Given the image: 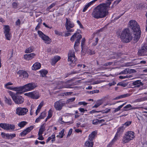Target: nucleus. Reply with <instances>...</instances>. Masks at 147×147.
Masks as SVG:
<instances>
[{"instance_id":"obj_1","label":"nucleus","mask_w":147,"mask_h":147,"mask_svg":"<svg viewBox=\"0 0 147 147\" xmlns=\"http://www.w3.org/2000/svg\"><path fill=\"white\" fill-rule=\"evenodd\" d=\"M129 27L133 31V35L130 32L129 29H124L119 33V36L121 41L125 43L130 41L132 38L135 41H137L139 38L141 34L140 28L137 22L134 20H130L129 22Z\"/></svg>"},{"instance_id":"obj_2","label":"nucleus","mask_w":147,"mask_h":147,"mask_svg":"<svg viewBox=\"0 0 147 147\" xmlns=\"http://www.w3.org/2000/svg\"><path fill=\"white\" fill-rule=\"evenodd\" d=\"M114 0H108L106 3L98 5L93 11L92 16L95 18L98 19L105 17L108 13V9L111 2Z\"/></svg>"},{"instance_id":"obj_3","label":"nucleus","mask_w":147,"mask_h":147,"mask_svg":"<svg viewBox=\"0 0 147 147\" xmlns=\"http://www.w3.org/2000/svg\"><path fill=\"white\" fill-rule=\"evenodd\" d=\"M13 84L11 82H8L5 84L4 87L7 89L16 91L17 93L20 94L32 90L37 86L36 84L33 82L28 83L22 86L16 87L10 86Z\"/></svg>"},{"instance_id":"obj_4","label":"nucleus","mask_w":147,"mask_h":147,"mask_svg":"<svg viewBox=\"0 0 147 147\" xmlns=\"http://www.w3.org/2000/svg\"><path fill=\"white\" fill-rule=\"evenodd\" d=\"M82 38L81 35L79 33L76 32L70 38V40L72 42H74L76 40L74 45V48L76 51H78V47L80 43V40Z\"/></svg>"},{"instance_id":"obj_5","label":"nucleus","mask_w":147,"mask_h":147,"mask_svg":"<svg viewBox=\"0 0 147 147\" xmlns=\"http://www.w3.org/2000/svg\"><path fill=\"white\" fill-rule=\"evenodd\" d=\"M135 137V133L133 131H127L123 137L122 143L123 144L128 143L131 140H133Z\"/></svg>"},{"instance_id":"obj_6","label":"nucleus","mask_w":147,"mask_h":147,"mask_svg":"<svg viewBox=\"0 0 147 147\" xmlns=\"http://www.w3.org/2000/svg\"><path fill=\"white\" fill-rule=\"evenodd\" d=\"M9 94L16 104L19 105L22 103L24 102V99L22 96H16L13 92L11 91L9 92Z\"/></svg>"},{"instance_id":"obj_7","label":"nucleus","mask_w":147,"mask_h":147,"mask_svg":"<svg viewBox=\"0 0 147 147\" xmlns=\"http://www.w3.org/2000/svg\"><path fill=\"white\" fill-rule=\"evenodd\" d=\"M68 61L70 65L72 67L76 65V59L75 55V53L73 51H70L68 53Z\"/></svg>"},{"instance_id":"obj_8","label":"nucleus","mask_w":147,"mask_h":147,"mask_svg":"<svg viewBox=\"0 0 147 147\" xmlns=\"http://www.w3.org/2000/svg\"><path fill=\"white\" fill-rule=\"evenodd\" d=\"M74 24L70 19L66 18L65 26L67 31L71 32H74V30L71 28L74 27Z\"/></svg>"},{"instance_id":"obj_9","label":"nucleus","mask_w":147,"mask_h":147,"mask_svg":"<svg viewBox=\"0 0 147 147\" xmlns=\"http://www.w3.org/2000/svg\"><path fill=\"white\" fill-rule=\"evenodd\" d=\"M10 27L8 25H4V33L7 40H10L11 38L12 35L10 32Z\"/></svg>"},{"instance_id":"obj_10","label":"nucleus","mask_w":147,"mask_h":147,"mask_svg":"<svg viewBox=\"0 0 147 147\" xmlns=\"http://www.w3.org/2000/svg\"><path fill=\"white\" fill-rule=\"evenodd\" d=\"M38 33L39 36L44 41L45 43L49 44L51 42V39L48 36L44 34L41 31H38Z\"/></svg>"},{"instance_id":"obj_11","label":"nucleus","mask_w":147,"mask_h":147,"mask_svg":"<svg viewBox=\"0 0 147 147\" xmlns=\"http://www.w3.org/2000/svg\"><path fill=\"white\" fill-rule=\"evenodd\" d=\"M28 111L27 108L19 107L16 108V113L19 116H23L26 115Z\"/></svg>"},{"instance_id":"obj_12","label":"nucleus","mask_w":147,"mask_h":147,"mask_svg":"<svg viewBox=\"0 0 147 147\" xmlns=\"http://www.w3.org/2000/svg\"><path fill=\"white\" fill-rule=\"evenodd\" d=\"M24 95L32 98L36 99H38L40 96L39 93L37 91H34L25 93Z\"/></svg>"},{"instance_id":"obj_13","label":"nucleus","mask_w":147,"mask_h":147,"mask_svg":"<svg viewBox=\"0 0 147 147\" xmlns=\"http://www.w3.org/2000/svg\"><path fill=\"white\" fill-rule=\"evenodd\" d=\"M147 43L142 45L141 49L138 51V54L139 55L142 56L147 55Z\"/></svg>"},{"instance_id":"obj_14","label":"nucleus","mask_w":147,"mask_h":147,"mask_svg":"<svg viewBox=\"0 0 147 147\" xmlns=\"http://www.w3.org/2000/svg\"><path fill=\"white\" fill-rule=\"evenodd\" d=\"M0 127L4 129L7 130H13L15 128L14 125L5 123H0Z\"/></svg>"},{"instance_id":"obj_15","label":"nucleus","mask_w":147,"mask_h":147,"mask_svg":"<svg viewBox=\"0 0 147 147\" xmlns=\"http://www.w3.org/2000/svg\"><path fill=\"white\" fill-rule=\"evenodd\" d=\"M65 105V102L61 100H59L56 101L54 104V107L56 110L60 111Z\"/></svg>"},{"instance_id":"obj_16","label":"nucleus","mask_w":147,"mask_h":147,"mask_svg":"<svg viewBox=\"0 0 147 147\" xmlns=\"http://www.w3.org/2000/svg\"><path fill=\"white\" fill-rule=\"evenodd\" d=\"M57 89H60L64 88H72V86L70 84H68L65 82H60V83L56 87Z\"/></svg>"},{"instance_id":"obj_17","label":"nucleus","mask_w":147,"mask_h":147,"mask_svg":"<svg viewBox=\"0 0 147 147\" xmlns=\"http://www.w3.org/2000/svg\"><path fill=\"white\" fill-rule=\"evenodd\" d=\"M17 74L20 77H22L24 79H27L28 77V74L26 71L23 70H19L17 72Z\"/></svg>"},{"instance_id":"obj_18","label":"nucleus","mask_w":147,"mask_h":147,"mask_svg":"<svg viewBox=\"0 0 147 147\" xmlns=\"http://www.w3.org/2000/svg\"><path fill=\"white\" fill-rule=\"evenodd\" d=\"M33 126H30L27 128L26 129L24 130L20 133V135L22 136H24L26 135L28 133L30 132L33 129Z\"/></svg>"},{"instance_id":"obj_19","label":"nucleus","mask_w":147,"mask_h":147,"mask_svg":"<svg viewBox=\"0 0 147 147\" xmlns=\"http://www.w3.org/2000/svg\"><path fill=\"white\" fill-rule=\"evenodd\" d=\"M36 56V54L32 53L28 54H25L24 56V58L26 60L32 59Z\"/></svg>"},{"instance_id":"obj_20","label":"nucleus","mask_w":147,"mask_h":147,"mask_svg":"<svg viewBox=\"0 0 147 147\" xmlns=\"http://www.w3.org/2000/svg\"><path fill=\"white\" fill-rule=\"evenodd\" d=\"M40 63L39 62H36L33 65L32 69V70H36L40 69Z\"/></svg>"},{"instance_id":"obj_21","label":"nucleus","mask_w":147,"mask_h":147,"mask_svg":"<svg viewBox=\"0 0 147 147\" xmlns=\"http://www.w3.org/2000/svg\"><path fill=\"white\" fill-rule=\"evenodd\" d=\"M55 140V134H53L50 136L47 139L46 142L48 143L50 141H51L52 143H53Z\"/></svg>"},{"instance_id":"obj_22","label":"nucleus","mask_w":147,"mask_h":147,"mask_svg":"<svg viewBox=\"0 0 147 147\" xmlns=\"http://www.w3.org/2000/svg\"><path fill=\"white\" fill-rule=\"evenodd\" d=\"M133 85L136 87H140L143 85V84L140 80H137L133 83Z\"/></svg>"},{"instance_id":"obj_23","label":"nucleus","mask_w":147,"mask_h":147,"mask_svg":"<svg viewBox=\"0 0 147 147\" xmlns=\"http://www.w3.org/2000/svg\"><path fill=\"white\" fill-rule=\"evenodd\" d=\"M61 59L59 56H55L53 58L51 64L52 65H54L55 63Z\"/></svg>"},{"instance_id":"obj_24","label":"nucleus","mask_w":147,"mask_h":147,"mask_svg":"<svg viewBox=\"0 0 147 147\" xmlns=\"http://www.w3.org/2000/svg\"><path fill=\"white\" fill-rule=\"evenodd\" d=\"M93 144V142L88 140L85 143L84 147H92Z\"/></svg>"},{"instance_id":"obj_25","label":"nucleus","mask_w":147,"mask_h":147,"mask_svg":"<svg viewBox=\"0 0 147 147\" xmlns=\"http://www.w3.org/2000/svg\"><path fill=\"white\" fill-rule=\"evenodd\" d=\"M124 129L125 128L123 126L119 128L116 134H117L118 135L120 136L123 131Z\"/></svg>"},{"instance_id":"obj_26","label":"nucleus","mask_w":147,"mask_h":147,"mask_svg":"<svg viewBox=\"0 0 147 147\" xmlns=\"http://www.w3.org/2000/svg\"><path fill=\"white\" fill-rule=\"evenodd\" d=\"M34 47L32 46H30L26 48L25 51V53H28L32 52L33 51Z\"/></svg>"},{"instance_id":"obj_27","label":"nucleus","mask_w":147,"mask_h":147,"mask_svg":"<svg viewBox=\"0 0 147 147\" xmlns=\"http://www.w3.org/2000/svg\"><path fill=\"white\" fill-rule=\"evenodd\" d=\"M45 124H43L41 125L38 132V134H43V132L45 130Z\"/></svg>"},{"instance_id":"obj_28","label":"nucleus","mask_w":147,"mask_h":147,"mask_svg":"<svg viewBox=\"0 0 147 147\" xmlns=\"http://www.w3.org/2000/svg\"><path fill=\"white\" fill-rule=\"evenodd\" d=\"M96 133L95 131H94L92 132L90 134L89 136V138L88 140L91 141H92V139L94 138Z\"/></svg>"},{"instance_id":"obj_29","label":"nucleus","mask_w":147,"mask_h":147,"mask_svg":"<svg viewBox=\"0 0 147 147\" xmlns=\"http://www.w3.org/2000/svg\"><path fill=\"white\" fill-rule=\"evenodd\" d=\"M52 111L51 109H50L48 112V115L47 117L45 119V121H46L48 119L51 117L52 115Z\"/></svg>"},{"instance_id":"obj_30","label":"nucleus","mask_w":147,"mask_h":147,"mask_svg":"<svg viewBox=\"0 0 147 147\" xmlns=\"http://www.w3.org/2000/svg\"><path fill=\"white\" fill-rule=\"evenodd\" d=\"M27 123V122L25 121H22L18 124V126L21 127H24Z\"/></svg>"},{"instance_id":"obj_31","label":"nucleus","mask_w":147,"mask_h":147,"mask_svg":"<svg viewBox=\"0 0 147 147\" xmlns=\"http://www.w3.org/2000/svg\"><path fill=\"white\" fill-rule=\"evenodd\" d=\"M65 130L63 129H62L61 131L59 133L58 135L57 136V137L59 138H62L64 135V132Z\"/></svg>"},{"instance_id":"obj_32","label":"nucleus","mask_w":147,"mask_h":147,"mask_svg":"<svg viewBox=\"0 0 147 147\" xmlns=\"http://www.w3.org/2000/svg\"><path fill=\"white\" fill-rule=\"evenodd\" d=\"M39 72L40 73L42 77L45 76L48 72L47 70L44 69L41 70Z\"/></svg>"},{"instance_id":"obj_33","label":"nucleus","mask_w":147,"mask_h":147,"mask_svg":"<svg viewBox=\"0 0 147 147\" xmlns=\"http://www.w3.org/2000/svg\"><path fill=\"white\" fill-rule=\"evenodd\" d=\"M1 135L2 137L3 138H6L7 139L9 138V134H6L3 132H1Z\"/></svg>"},{"instance_id":"obj_34","label":"nucleus","mask_w":147,"mask_h":147,"mask_svg":"<svg viewBox=\"0 0 147 147\" xmlns=\"http://www.w3.org/2000/svg\"><path fill=\"white\" fill-rule=\"evenodd\" d=\"M146 100H147V97H144L137 99L136 101L138 102H140Z\"/></svg>"},{"instance_id":"obj_35","label":"nucleus","mask_w":147,"mask_h":147,"mask_svg":"<svg viewBox=\"0 0 147 147\" xmlns=\"http://www.w3.org/2000/svg\"><path fill=\"white\" fill-rule=\"evenodd\" d=\"M46 116V113L45 112L43 111L40 114V115L39 116L41 119H43Z\"/></svg>"},{"instance_id":"obj_36","label":"nucleus","mask_w":147,"mask_h":147,"mask_svg":"<svg viewBox=\"0 0 147 147\" xmlns=\"http://www.w3.org/2000/svg\"><path fill=\"white\" fill-rule=\"evenodd\" d=\"M119 136H120L118 135L117 134H116L114 138L112 140L111 143H114L118 139V137H119Z\"/></svg>"},{"instance_id":"obj_37","label":"nucleus","mask_w":147,"mask_h":147,"mask_svg":"<svg viewBox=\"0 0 147 147\" xmlns=\"http://www.w3.org/2000/svg\"><path fill=\"white\" fill-rule=\"evenodd\" d=\"M85 41V39L84 38H83L82 40L81 43V46L82 48V54H83V46L84 45V42Z\"/></svg>"},{"instance_id":"obj_38","label":"nucleus","mask_w":147,"mask_h":147,"mask_svg":"<svg viewBox=\"0 0 147 147\" xmlns=\"http://www.w3.org/2000/svg\"><path fill=\"white\" fill-rule=\"evenodd\" d=\"M125 103H124L119 106L117 108L115 109L114 111V113H116L119 111L120 109L122 108L123 106L125 105Z\"/></svg>"},{"instance_id":"obj_39","label":"nucleus","mask_w":147,"mask_h":147,"mask_svg":"<svg viewBox=\"0 0 147 147\" xmlns=\"http://www.w3.org/2000/svg\"><path fill=\"white\" fill-rule=\"evenodd\" d=\"M132 77L131 76H119V78L120 79H125L126 78H131Z\"/></svg>"},{"instance_id":"obj_40","label":"nucleus","mask_w":147,"mask_h":147,"mask_svg":"<svg viewBox=\"0 0 147 147\" xmlns=\"http://www.w3.org/2000/svg\"><path fill=\"white\" fill-rule=\"evenodd\" d=\"M131 123V121H127L123 125V127H124L125 129V127L128 126L129 125H130Z\"/></svg>"},{"instance_id":"obj_41","label":"nucleus","mask_w":147,"mask_h":147,"mask_svg":"<svg viewBox=\"0 0 147 147\" xmlns=\"http://www.w3.org/2000/svg\"><path fill=\"white\" fill-rule=\"evenodd\" d=\"M102 104V102L99 101L93 107V108H97Z\"/></svg>"},{"instance_id":"obj_42","label":"nucleus","mask_w":147,"mask_h":147,"mask_svg":"<svg viewBox=\"0 0 147 147\" xmlns=\"http://www.w3.org/2000/svg\"><path fill=\"white\" fill-rule=\"evenodd\" d=\"M5 102L9 105H11V99L5 98Z\"/></svg>"},{"instance_id":"obj_43","label":"nucleus","mask_w":147,"mask_h":147,"mask_svg":"<svg viewBox=\"0 0 147 147\" xmlns=\"http://www.w3.org/2000/svg\"><path fill=\"white\" fill-rule=\"evenodd\" d=\"M16 135L15 134H9V138L8 139H12L13 138L15 137L16 136Z\"/></svg>"},{"instance_id":"obj_44","label":"nucleus","mask_w":147,"mask_h":147,"mask_svg":"<svg viewBox=\"0 0 147 147\" xmlns=\"http://www.w3.org/2000/svg\"><path fill=\"white\" fill-rule=\"evenodd\" d=\"M38 139L40 140H44V138L42 136V134H38Z\"/></svg>"},{"instance_id":"obj_45","label":"nucleus","mask_w":147,"mask_h":147,"mask_svg":"<svg viewBox=\"0 0 147 147\" xmlns=\"http://www.w3.org/2000/svg\"><path fill=\"white\" fill-rule=\"evenodd\" d=\"M130 95L129 94H123L122 95H121L120 96V98L126 97L128 96H129Z\"/></svg>"},{"instance_id":"obj_46","label":"nucleus","mask_w":147,"mask_h":147,"mask_svg":"<svg viewBox=\"0 0 147 147\" xmlns=\"http://www.w3.org/2000/svg\"><path fill=\"white\" fill-rule=\"evenodd\" d=\"M88 82L91 83V84H92V85H94L96 84H98L100 83V82H99L98 81H95L93 82H92L91 81H89Z\"/></svg>"},{"instance_id":"obj_47","label":"nucleus","mask_w":147,"mask_h":147,"mask_svg":"<svg viewBox=\"0 0 147 147\" xmlns=\"http://www.w3.org/2000/svg\"><path fill=\"white\" fill-rule=\"evenodd\" d=\"M87 104V103L86 102L84 101L80 102L78 103V104L80 105H83V106H86Z\"/></svg>"},{"instance_id":"obj_48","label":"nucleus","mask_w":147,"mask_h":147,"mask_svg":"<svg viewBox=\"0 0 147 147\" xmlns=\"http://www.w3.org/2000/svg\"><path fill=\"white\" fill-rule=\"evenodd\" d=\"M97 0H93L88 3L89 6L93 5Z\"/></svg>"},{"instance_id":"obj_49","label":"nucleus","mask_w":147,"mask_h":147,"mask_svg":"<svg viewBox=\"0 0 147 147\" xmlns=\"http://www.w3.org/2000/svg\"><path fill=\"white\" fill-rule=\"evenodd\" d=\"M41 107L38 106V108L36 111V115H37L38 113L40 112V110L41 109Z\"/></svg>"},{"instance_id":"obj_50","label":"nucleus","mask_w":147,"mask_h":147,"mask_svg":"<svg viewBox=\"0 0 147 147\" xmlns=\"http://www.w3.org/2000/svg\"><path fill=\"white\" fill-rule=\"evenodd\" d=\"M41 107L38 106V108L36 111V115H37L38 113L40 112V110L41 109Z\"/></svg>"},{"instance_id":"obj_51","label":"nucleus","mask_w":147,"mask_h":147,"mask_svg":"<svg viewBox=\"0 0 147 147\" xmlns=\"http://www.w3.org/2000/svg\"><path fill=\"white\" fill-rule=\"evenodd\" d=\"M90 6L88 5V4H87L84 7L83 10V12H85L87 9Z\"/></svg>"},{"instance_id":"obj_52","label":"nucleus","mask_w":147,"mask_h":147,"mask_svg":"<svg viewBox=\"0 0 147 147\" xmlns=\"http://www.w3.org/2000/svg\"><path fill=\"white\" fill-rule=\"evenodd\" d=\"M128 71L127 69H126L121 71L120 74H126L128 73Z\"/></svg>"},{"instance_id":"obj_53","label":"nucleus","mask_w":147,"mask_h":147,"mask_svg":"<svg viewBox=\"0 0 147 147\" xmlns=\"http://www.w3.org/2000/svg\"><path fill=\"white\" fill-rule=\"evenodd\" d=\"M111 111L110 109L107 108L104 111L102 112V113H108L110 112Z\"/></svg>"},{"instance_id":"obj_54","label":"nucleus","mask_w":147,"mask_h":147,"mask_svg":"<svg viewBox=\"0 0 147 147\" xmlns=\"http://www.w3.org/2000/svg\"><path fill=\"white\" fill-rule=\"evenodd\" d=\"M131 106L130 104H129L125 106L124 108L125 109H131Z\"/></svg>"},{"instance_id":"obj_55","label":"nucleus","mask_w":147,"mask_h":147,"mask_svg":"<svg viewBox=\"0 0 147 147\" xmlns=\"http://www.w3.org/2000/svg\"><path fill=\"white\" fill-rule=\"evenodd\" d=\"M75 99V98H73L69 99L67 100V102H71L73 101H74Z\"/></svg>"},{"instance_id":"obj_56","label":"nucleus","mask_w":147,"mask_h":147,"mask_svg":"<svg viewBox=\"0 0 147 147\" xmlns=\"http://www.w3.org/2000/svg\"><path fill=\"white\" fill-rule=\"evenodd\" d=\"M55 32L56 34H57L58 35H60L62 34L61 32L58 31L57 30H55Z\"/></svg>"},{"instance_id":"obj_57","label":"nucleus","mask_w":147,"mask_h":147,"mask_svg":"<svg viewBox=\"0 0 147 147\" xmlns=\"http://www.w3.org/2000/svg\"><path fill=\"white\" fill-rule=\"evenodd\" d=\"M79 111L81 112L84 113L85 111H87V110L86 109H84L83 108H80L79 109Z\"/></svg>"},{"instance_id":"obj_58","label":"nucleus","mask_w":147,"mask_h":147,"mask_svg":"<svg viewBox=\"0 0 147 147\" xmlns=\"http://www.w3.org/2000/svg\"><path fill=\"white\" fill-rule=\"evenodd\" d=\"M55 3H52L50 6L49 7H48V9H50L52 7H53L55 5Z\"/></svg>"},{"instance_id":"obj_59","label":"nucleus","mask_w":147,"mask_h":147,"mask_svg":"<svg viewBox=\"0 0 147 147\" xmlns=\"http://www.w3.org/2000/svg\"><path fill=\"white\" fill-rule=\"evenodd\" d=\"M116 84V83L114 81H113V82L110 83L109 84V85L110 86H111L113 85H114Z\"/></svg>"},{"instance_id":"obj_60","label":"nucleus","mask_w":147,"mask_h":147,"mask_svg":"<svg viewBox=\"0 0 147 147\" xmlns=\"http://www.w3.org/2000/svg\"><path fill=\"white\" fill-rule=\"evenodd\" d=\"M145 16H146V31H147V12H146V14H145Z\"/></svg>"},{"instance_id":"obj_61","label":"nucleus","mask_w":147,"mask_h":147,"mask_svg":"<svg viewBox=\"0 0 147 147\" xmlns=\"http://www.w3.org/2000/svg\"><path fill=\"white\" fill-rule=\"evenodd\" d=\"M41 119L40 117L39 116L36 119L35 122L36 123H38L40 121V119Z\"/></svg>"},{"instance_id":"obj_62","label":"nucleus","mask_w":147,"mask_h":147,"mask_svg":"<svg viewBox=\"0 0 147 147\" xmlns=\"http://www.w3.org/2000/svg\"><path fill=\"white\" fill-rule=\"evenodd\" d=\"M77 22L78 24L79 25L80 27L82 28L83 26L80 22L79 20H77Z\"/></svg>"},{"instance_id":"obj_63","label":"nucleus","mask_w":147,"mask_h":147,"mask_svg":"<svg viewBox=\"0 0 147 147\" xmlns=\"http://www.w3.org/2000/svg\"><path fill=\"white\" fill-rule=\"evenodd\" d=\"M99 90H93L91 92H90V93L92 94H93L94 93H98L99 92Z\"/></svg>"},{"instance_id":"obj_64","label":"nucleus","mask_w":147,"mask_h":147,"mask_svg":"<svg viewBox=\"0 0 147 147\" xmlns=\"http://www.w3.org/2000/svg\"><path fill=\"white\" fill-rule=\"evenodd\" d=\"M59 122L61 124H63L64 123V122L62 121V117L59 118Z\"/></svg>"}]
</instances>
